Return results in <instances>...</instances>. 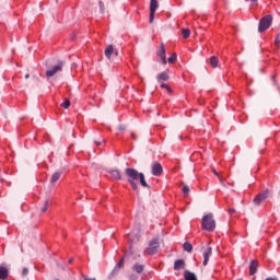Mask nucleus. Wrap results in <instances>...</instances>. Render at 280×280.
Instances as JSON below:
<instances>
[{
	"mask_svg": "<svg viewBox=\"0 0 280 280\" xmlns=\"http://www.w3.org/2000/svg\"><path fill=\"white\" fill-rule=\"evenodd\" d=\"M125 174L127 176V182L129 183V185H131L136 194H139V186L137 185V183H140L141 187L150 189V185H148V182H145V175H143V173H140L135 168L128 167L125 170Z\"/></svg>",
	"mask_w": 280,
	"mask_h": 280,
	"instance_id": "nucleus-1",
	"label": "nucleus"
},
{
	"mask_svg": "<svg viewBox=\"0 0 280 280\" xmlns=\"http://www.w3.org/2000/svg\"><path fill=\"white\" fill-rule=\"evenodd\" d=\"M201 229H203L205 231H209V233L215 231V219H213V215L211 213H208L202 218Z\"/></svg>",
	"mask_w": 280,
	"mask_h": 280,
	"instance_id": "nucleus-2",
	"label": "nucleus"
},
{
	"mask_svg": "<svg viewBox=\"0 0 280 280\" xmlns=\"http://www.w3.org/2000/svg\"><path fill=\"white\" fill-rule=\"evenodd\" d=\"M161 244L159 243V237H153L149 242V246L144 249V255H156L159 253Z\"/></svg>",
	"mask_w": 280,
	"mask_h": 280,
	"instance_id": "nucleus-3",
	"label": "nucleus"
},
{
	"mask_svg": "<svg viewBox=\"0 0 280 280\" xmlns=\"http://www.w3.org/2000/svg\"><path fill=\"white\" fill-rule=\"evenodd\" d=\"M270 25H272V15L268 14L265 15L262 19H260L258 24V32L262 34V32H266V30L270 28Z\"/></svg>",
	"mask_w": 280,
	"mask_h": 280,
	"instance_id": "nucleus-4",
	"label": "nucleus"
},
{
	"mask_svg": "<svg viewBox=\"0 0 280 280\" xmlns=\"http://www.w3.org/2000/svg\"><path fill=\"white\" fill-rule=\"evenodd\" d=\"M270 197V191L268 189L262 190L261 192H259L253 200L254 205L256 207L261 206L264 202H266V200H268V198Z\"/></svg>",
	"mask_w": 280,
	"mask_h": 280,
	"instance_id": "nucleus-5",
	"label": "nucleus"
},
{
	"mask_svg": "<svg viewBox=\"0 0 280 280\" xmlns=\"http://www.w3.org/2000/svg\"><path fill=\"white\" fill-rule=\"evenodd\" d=\"M62 67H65V62L59 61L58 65L46 71V78H54V75L60 73V71H62Z\"/></svg>",
	"mask_w": 280,
	"mask_h": 280,
	"instance_id": "nucleus-6",
	"label": "nucleus"
},
{
	"mask_svg": "<svg viewBox=\"0 0 280 280\" xmlns=\"http://www.w3.org/2000/svg\"><path fill=\"white\" fill-rule=\"evenodd\" d=\"M156 10H159V0H150L149 23H154V14H156Z\"/></svg>",
	"mask_w": 280,
	"mask_h": 280,
	"instance_id": "nucleus-7",
	"label": "nucleus"
},
{
	"mask_svg": "<svg viewBox=\"0 0 280 280\" xmlns=\"http://www.w3.org/2000/svg\"><path fill=\"white\" fill-rule=\"evenodd\" d=\"M151 172L153 176H161V174H163V166L161 163L154 162L151 167Z\"/></svg>",
	"mask_w": 280,
	"mask_h": 280,
	"instance_id": "nucleus-8",
	"label": "nucleus"
},
{
	"mask_svg": "<svg viewBox=\"0 0 280 280\" xmlns=\"http://www.w3.org/2000/svg\"><path fill=\"white\" fill-rule=\"evenodd\" d=\"M132 272H136V275H143V271L145 270V265L136 262L131 267Z\"/></svg>",
	"mask_w": 280,
	"mask_h": 280,
	"instance_id": "nucleus-9",
	"label": "nucleus"
},
{
	"mask_svg": "<svg viewBox=\"0 0 280 280\" xmlns=\"http://www.w3.org/2000/svg\"><path fill=\"white\" fill-rule=\"evenodd\" d=\"M158 56L162 60L163 65H167V57L165 56V45L161 44Z\"/></svg>",
	"mask_w": 280,
	"mask_h": 280,
	"instance_id": "nucleus-10",
	"label": "nucleus"
},
{
	"mask_svg": "<svg viewBox=\"0 0 280 280\" xmlns=\"http://www.w3.org/2000/svg\"><path fill=\"white\" fill-rule=\"evenodd\" d=\"M211 255H213V249L211 247H208L203 252V266H207V264H209V259H210Z\"/></svg>",
	"mask_w": 280,
	"mask_h": 280,
	"instance_id": "nucleus-11",
	"label": "nucleus"
},
{
	"mask_svg": "<svg viewBox=\"0 0 280 280\" xmlns=\"http://www.w3.org/2000/svg\"><path fill=\"white\" fill-rule=\"evenodd\" d=\"M259 267V261L257 260H252L249 265V275H256L257 273V268Z\"/></svg>",
	"mask_w": 280,
	"mask_h": 280,
	"instance_id": "nucleus-12",
	"label": "nucleus"
},
{
	"mask_svg": "<svg viewBox=\"0 0 280 280\" xmlns=\"http://www.w3.org/2000/svg\"><path fill=\"white\" fill-rule=\"evenodd\" d=\"M124 257H121V259L116 264V266L114 267L112 275H117V272H119L121 270V268L124 267Z\"/></svg>",
	"mask_w": 280,
	"mask_h": 280,
	"instance_id": "nucleus-13",
	"label": "nucleus"
},
{
	"mask_svg": "<svg viewBox=\"0 0 280 280\" xmlns=\"http://www.w3.org/2000/svg\"><path fill=\"white\" fill-rule=\"evenodd\" d=\"M174 270H185V261L183 259L175 260Z\"/></svg>",
	"mask_w": 280,
	"mask_h": 280,
	"instance_id": "nucleus-14",
	"label": "nucleus"
},
{
	"mask_svg": "<svg viewBox=\"0 0 280 280\" xmlns=\"http://www.w3.org/2000/svg\"><path fill=\"white\" fill-rule=\"evenodd\" d=\"M10 272L8 271L7 267L0 266V280L8 279Z\"/></svg>",
	"mask_w": 280,
	"mask_h": 280,
	"instance_id": "nucleus-15",
	"label": "nucleus"
},
{
	"mask_svg": "<svg viewBox=\"0 0 280 280\" xmlns=\"http://www.w3.org/2000/svg\"><path fill=\"white\" fill-rule=\"evenodd\" d=\"M156 80L158 82H167V80H170V74H167V72H161L158 74Z\"/></svg>",
	"mask_w": 280,
	"mask_h": 280,
	"instance_id": "nucleus-16",
	"label": "nucleus"
},
{
	"mask_svg": "<svg viewBox=\"0 0 280 280\" xmlns=\"http://www.w3.org/2000/svg\"><path fill=\"white\" fill-rule=\"evenodd\" d=\"M184 279L185 280H198V278L196 277V273L189 271V270H186L184 272Z\"/></svg>",
	"mask_w": 280,
	"mask_h": 280,
	"instance_id": "nucleus-17",
	"label": "nucleus"
},
{
	"mask_svg": "<svg viewBox=\"0 0 280 280\" xmlns=\"http://www.w3.org/2000/svg\"><path fill=\"white\" fill-rule=\"evenodd\" d=\"M114 52H115V48L113 47V45H108L105 48V56L106 58H108V60H110V56H113Z\"/></svg>",
	"mask_w": 280,
	"mask_h": 280,
	"instance_id": "nucleus-18",
	"label": "nucleus"
},
{
	"mask_svg": "<svg viewBox=\"0 0 280 280\" xmlns=\"http://www.w3.org/2000/svg\"><path fill=\"white\" fill-rule=\"evenodd\" d=\"M60 176H62V172H56L52 174L51 178H50V183L51 185L58 183V180H60Z\"/></svg>",
	"mask_w": 280,
	"mask_h": 280,
	"instance_id": "nucleus-19",
	"label": "nucleus"
},
{
	"mask_svg": "<svg viewBox=\"0 0 280 280\" xmlns=\"http://www.w3.org/2000/svg\"><path fill=\"white\" fill-rule=\"evenodd\" d=\"M109 174L115 178L116 180H121V172L118 170H112L109 171Z\"/></svg>",
	"mask_w": 280,
	"mask_h": 280,
	"instance_id": "nucleus-20",
	"label": "nucleus"
},
{
	"mask_svg": "<svg viewBox=\"0 0 280 280\" xmlns=\"http://www.w3.org/2000/svg\"><path fill=\"white\" fill-rule=\"evenodd\" d=\"M219 62L220 61L218 60V57L215 56L210 57L209 63H210V67H212L213 69L218 67Z\"/></svg>",
	"mask_w": 280,
	"mask_h": 280,
	"instance_id": "nucleus-21",
	"label": "nucleus"
},
{
	"mask_svg": "<svg viewBox=\"0 0 280 280\" xmlns=\"http://www.w3.org/2000/svg\"><path fill=\"white\" fill-rule=\"evenodd\" d=\"M183 248L186 253H191V250H194V246L190 243H184Z\"/></svg>",
	"mask_w": 280,
	"mask_h": 280,
	"instance_id": "nucleus-22",
	"label": "nucleus"
},
{
	"mask_svg": "<svg viewBox=\"0 0 280 280\" xmlns=\"http://www.w3.org/2000/svg\"><path fill=\"white\" fill-rule=\"evenodd\" d=\"M182 36L183 38H189V36H191V32L189 31V28H183Z\"/></svg>",
	"mask_w": 280,
	"mask_h": 280,
	"instance_id": "nucleus-23",
	"label": "nucleus"
},
{
	"mask_svg": "<svg viewBox=\"0 0 280 280\" xmlns=\"http://www.w3.org/2000/svg\"><path fill=\"white\" fill-rule=\"evenodd\" d=\"M48 209H49V199H46L44 202V206L42 207V213H47Z\"/></svg>",
	"mask_w": 280,
	"mask_h": 280,
	"instance_id": "nucleus-24",
	"label": "nucleus"
},
{
	"mask_svg": "<svg viewBox=\"0 0 280 280\" xmlns=\"http://www.w3.org/2000/svg\"><path fill=\"white\" fill-rule=\"evenodd\" d=\"M212 172H213L214 176H218V178H219L221 185H222L223 187H226V184H224V179H222V177H220V174H218V171L212 170Z\"/></svg>",
	"mask_w": 280,
	"mask_h": 280,
	"instance_id": "nucleus-25",
	"label": "nucleus"
},
{
	"mask_svg": "<svg viewBox=\"0 0 280 280\" xmlns=\"http://www.w3.org/2000/svg\"><path fill=\"white\" fill-rule=\"evenodd\" d=\"M71 106V101L69 98H66L65 102L61 103L62 108H69Z\"/></svg>",
	"mask_w": 280,
	"mask_h": 280,
	"instance_id": "nucleus-26",
	"label": "nucleus"
},
{
	"mask_svg": "<svg viewBox=\"0 0 280 280\" xmlns=\"http://www.w3.org/2000/svg\"><path fill=\"white\" fill-rule=\"evenodd\" d=\"M161 89H166L168 93H172V88H170V85H167L166 83H161Z\"/></svg>",
	"mask_w": 280,
	"mask_h": 280,
	"instance_id": "nucleus-27",
	"label": "nucleus"
},
{
	"mask_svg": "<svg viewBox=\"0 0 280 280\" xmlns=\"http://www.w3.org/2000/svg\"><path fill=\"white\" fill-rule=\"evenodd\" d=\"M176 58H177L176 54H173V55L168 58V62H170L171 65H173V62H176Z\"/></svg>",
	"mask_w": 280,
	"mask_h": 280,
	"instance_id": "nucleus-28",
	"label": "nucleus"
},
{
	"mask_svg": "<svg viewBox=\"0 0 280 280\" xmlns=\"http://www.w3.org/2000/svg\"><path fill=\"white\" fill-rule=\"evenodd\" d=\"M28 273H30V270L27 268H23L22 277H27Z\"/></svg>",
	"mask_w": 280,
	"mask_h": 280,
	"instance_id": "nucleus-29",
	"label": "nucleus"
},
{
	"mask_svg": "<svg viewBox=\"0 0 280 280\" xmlns=\"http://www.w3.org/2000/svg\"><path fill=\"white\" fill-rule=\"evenodd\" d=\"M182 191L183 194H189V186H183Z\"/></svg>",
	"mask_w": 280,
	"mask_h": 280,
	"instance_id": "nucleus-30",
	"label": "nucleus"
},
{
	"mask_svg": "<svg viewBox=\"0 0 280 280\" xmlns=\"http://www.w3.org/2000/svg\"><path fill=\"white\" fill-rule=\"evenodd\" d=\"M129 280H139V276L132 273L129 276Z\"/></svg>",
	"mask_w": 280,
	"mask_h": 280,
	"instance_id": "nucleus-31",
	"label": "nucleus"
},
{
	"mask_svg": "<svg viewBox=\"0 0 280 280\" xmlns=\"http://www.w3.org/2000/svg\"><path fill=\"white\" fill-rule=\"evenodd\" d=\"M275 44L280 45V33L276 36Z\"/></svg>",
	"mask_w": 280,
	"mask_h": 280,
	"instance_id": "nucleus-32",
	"label": "nucleus"
},
{
	"mask_svg": "<svg viewBox=\"0 0 280 280\" xmlns=\"http://www.w3.org/2000/svg\"><path fill=\"white\" fill-rule=\"evenodd\" d=\"M98 5H100L101 12L104 13V2L100 1Z\"/></svg>",
	"mask_w": 280,
	"mask_h": 280,
	"instance_id": "nucleus-33",
	"label": "nucleus"
},
{
	"mask_svg": "<svg viewBox=\"0 0 280 280\" xmlns=\"http://www.w3.org/2000/svg\"><path fill=\"white\" fill-rule=\"evenodd\" d=\"M130 254L135 255V252L132 250V243L129 244Z\"/></svg>",
	"mask_w": 280,
	"mask_h": 280,
	"instance_id": "nucleus-34",
	"label": "nucleus"
},
{
	"mask_svg": "<svg viewBox=\"0 0 280 280\" xmlns=\"http://www.w3.org/2000/svg\"><path fill=\"white\" fill-rule=\"evenodd\" d=\"M84 280H96L95 278L85 277Z\"/></svg>",
	"mask_w": 280,
	"mask_h": 280,
	"instance_id": "nucleus-35",
	"label": "nucleus"
},
{
	"mask_svg": "<svg viewBox=\"0 0 280 280\" xmlns=\"http://www.w3.org/2000/svg\"><path fill=\"white\" fill-rule=\"evenodd\" d=\"M95 144H96V145H102V142L95 141Z\"/></svg>",
	"mask_w": 280,
	"mask_h": 280,
	"instance_id": "nucleus-36",
	"label": "nucleus"
},
{
	"mask_svg": "<svg viewBox=\"0 0 280 280\" xmlns=\"http://www.w3.org/2000/svg\"><path fill=\"white\" fill-rule=\"evenodd\" d=\"M230 213H235V209H230Z\"/></svg>",
	"mask_w": 280,
	"mask_h": 280,
	"instance_id": "nucleus-37",
	"label": "nucleus"
},
{
	"mask_svg": "<svg viewBox=\"0 0 280 280\" xmlns=\"http://www.w3.org/2000/svg\"><path fill=\"white\" fill-rule=\"evenodd\" d=\"M266 280H279L277 278H267Z\"/></svg>",
	"mask_w": 280,
	"mask_h": 280,
	"instance_id": "nucleus-38",
	"label": "nucleus"
},
{
	"mask_svg": "<svg viewBox=\"0 0 280 280\" xmlns=\"http://www.w3.org/2000/svg\"><path fill=\"white\" fill-rule=\"evenodd\" d=\"M131 137H132V139H137V136H135V133H131Z\"/></svg>",
	"mask_w": 280,
	"mask_h": 280,
	"instance_id": "nucleus-39",
	"label": "nucleus"
},
{
	"mask_svg": "<svg viewBox=\"0 0 280 280\" xmlns=\"http://www.w3.org/2000/svg\"><path fill=\"white\" fill-rule=\"evenodd\" d=\"M28 78H30V74L28 73L25 74V80H28Z\"/></svg>",
	"mask_w": 280,
	"mask_h": 280,
	"instance_id": "nucleus-40",
	"label": "nucleus"
},
{
	"mask_svg": "<svg viewBox=\"0 0 280 280\" xmlns=\"http://www.w3.org/2000/svg\"><path fill=\"white\" fill-rule=\"evenodd\" d=\"M69 264H73V258H70V259H69Z\"/></svg>",
	"mask_w": 280,
	"mask_h": 280,
	"instance_id": "nucleus-41",
	"label": "nucleus"
},
{
	"mask_svg": "<svg viewBox=\"0 0 280 280\" xmlns=\"http://www.w3.org/2000/svg\"><path fill=\"white\" fill-rule=\"evenodd\" d=\"M115 56H119V51L116 50V51H115Z\"/></svg>",
	"mask_w": 280,
	"mask_h": 280,
	"instance_id": "nucleus-42",
	"label": "nucleus"
},
{
	"mask_svg": "<svg viewBox=\"0 0 280 280\" xmlns=\"http://www.w3.org/2000/svg\"><path fill=\"white\" fill-rule=\"evenodd\" d=\"M253 1V3H255L257 0H252Z\"/></svg>",
	"mask_w": 280,
	"mask_h": 280,
	"instance_id": "nucleus-43",
	"label": "nucleus"
}]
</instances>
